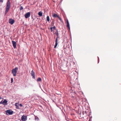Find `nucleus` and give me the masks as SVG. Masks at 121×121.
Returning a JSON list of instances; mask_svg holds the SVG:
<instances>
[{"mask_svg": "<svg viewBox=\"0 0 121 121\" xmlns=\"http://www.w3.org/2000/svg\"><path fill=\"white\" fill-rule=\"evenodd\" d=\"M85 108L86 110L85 111V112L86 115H88L89 113L88 108V107H87L86 108Z\"/></svg>", "mask_w": 121, "mask_h": 121, "instance_id": "0eeeda50", "label": "nucleus"}, {"mask_svg": "<svg viewBox=\"0 0 121 121\" xmlns=\"http://www.w3.org/2000/svg\"><path fill=\"white\" fill-rule=\"evenodd\" d=\"M3 0H0V2H3Z\"/></svg>", "mask_w": 121, "mask_h": 121, "instance_id": "a878e982", "label": "nucleus"}, {"mask_svg": "<svg viewBox=\"0 0 121 121\" xmlns=\"http://www.w3.org/2000/svg\"><path fill=\"white\" fill-rule=\"evenodd\" d=\"M31 75L32 77V78L34 79H35V72L32 70L31 71Z\"/></svg>", "mask_w": 121, "mask_h": 121, "instance_id": "6e6552de", "label": "nucleus"}, {"mask_svg": "<svg viewBox=\"0 0 121 121\" xmlns=\"http://www.w3.org/2000/svg\"><path fill=\"white\" fill-rule=\"evenodd\" d=\"M13 112L11 110H7L6 111V114H7L8 113L9 115H11L12 114Z\"/></svg>", "mask_w": 121, "mask_h": 121, "instance_id": "7ed1b4c3", "label": "nucleus"}, {"mask_svg": "<svg viewBox=\"0 0 121 121\" xmlns=\"http://www.w3.org/2000/svg\"><path fill=\"white\" fill-rule=\"evenodd\" d=\"M13 78H11V83H12L13 82Z\"/></svg>", "mask_w": 121, "mask_h": 121, "instance_id": "b1692460", "label": "nucleus"}, {"mask_svg": "<svg viewBox=\"0 0 121 121\" xmlns=\"http://www.w3.org/2000/svg\"><path fill=\"white\" fill-rule=\"evenodd\" d=\"M15 105L16 106V108L17 109H19V108L18 107V106L16 104V103L15 104Z\"/></svg>", "mask_w": 121, "mask_h": 121, "instance_id": "412c9836", "label": "nucleus"}, {"mask_svg": "<svg viewBox=\"0 0 121 121\" xmlns=\"http://www.w3.org/2000/svg\"><path fill=\"white\" fill-rule=\"evenodd\" d=\"M10 5V3L9 0H8L7 3V5L6 8L5 10V14H6L8 12L9 10Z\"/></svg>", "mask_w": 121, "mask_h": 121, "instance_id": "f257e3e1", "label": "nucleus"}, {"mask_svg": "<svg viewBox=\"0 0 121 121\" xmlns=\"http://www.w3.org/2000/svg\"><path fill=\"white\" fill-rule=\"evenodd\" d=\"M58 39H55V46H54V48H56L57 45L58 43H57V41Z\"/></svg>", "mask_w": 121, "mask_h": 121, "instance_id": "f8f14e48", "label": "nucleus"}, {"mask_svg": "<svg viewBox=\"0 0 121 121\" xmlns=\"http://www.w3.org/2000/svg\"><path fill=\"white\" fill-rule=\"evenodd\" d=\"M67 27L69 29V30L70 29L69 25V22H68V20H67Z\"/></svg>", "mask_w": 121, "mask_h": 121, "instance_id": "9b49d317", "label": "nucleus"}, {"mask_svg": "<svg viewBox=\"0 0 121 121\" xmlns=\"http://www.w3.org/2000/svg\"><path fill=\"white\" fill-rule=\"evenodd\" d=\"M55 26H54L53 27H51L50 28V29L51 32H52L55 29Z\"/></svg>", "mask_w": 121, "mask_h": 121, "instance_id": "ddd939ff", "label": "nucleus"}, {"mask_svg": "<svg viewBox=\"0 0 121 121\" xmlns=\"http://www.w3.org/2000/svg\"><path fill=\"white\" fill-rule=\"evenodd\" d=\"M55 34L57 36V37H56V39H58L59 37V34L58 33V30H56L55 33Z\"/></svg>", "mask_w": 121, "mask_h": 121, "instance_id": "9d476101", "label": "nucleus"}, {"mask_svg": "<svg viewBox=\"0 0 121 121\" xmlns=\"http://www.w3.org/2000/svg\"><path fill=\"white\" fill-rule=\"evenodd\" d=\"M3 102L4 104V103H5L6 104H7V101L6 99H4V101H3Z\"/></svg>", "mask_w": 121, "mask_h": 121, "instance_id": "a211bd4d", "label": "nucleus"}, {"mask_svg": "<svg viewBox=\"0 0 121 121\" xmlns=\"http://www.w3.org/2000/svg\"><path fill=\"white\" fill-rule=\"evenodd\" d=\"M12 43L14 48H16V42L13 41H12Z\"/></svg>", "mask_w": 121, "mask_h": 121, "instance_id": "1a4fd4ad", "label": "nucleus"}, {"mask_svg": "<svg viewBox=\"0 0 121 121\" xmlns=\"http://www.w3.org/2000/svg\"><path fill=\"white\" fill-rule=\"evenodd\" d=\"M42 11H40L38 13V15H39L40 17L42 16Z\"/></svg>", "mask_w": 121, "mask_h": 121, "instance_id": "4468645a", "label": "nucleus"}, {"mask_svg": "<svg viewBox=\"0 0 121 121\" xmlns=\"http://www.w3.org/2000/svg\"><path fill=\"white\" fill-rule=\"evenodd\" d=\"M58 18H59V20H60L61 21H62V19H61V18H60L59 17V16H58Z\"/></svg>", "mask_w": 121, "mask_h": 121, "instance_id": "5701e85b", "label": "nucleus"}, {"mask_svg": "<svg viewBox=\"0 0 121 121\" xmlns=\"http://www.w3.org/2000/svg\"><path fill=\"white\" fill-rule=\"evenodd\" d=\"M37 82H41L42 81V79L40 78L39 77L37 79Z\"/></svg>", "mask_w": 121, "mask_h": 121, "instance_id": "dca6fc26", "label": "nucleus"}, {"mask_svg": "<svg viewBox=\"0 0 121 121\" xmlns=\"http://www.w3.org/2000/svg\"><path fill=\"white\" fill-rule=\"evenodd\" d=\"M35 120H37V121L39 120V118H38V117L37 116L35 117Z\"/></svg>", "mask_w": 121, "mask_h": 121, "instance_id": "6ab92c4d", "label": "nucleus"}, {"mask_svg": "<svg viewBox=\"0 0 121 121\" xmlns=\"http://www.w3.org/2000/svg\"><path fill=\"white\" fill-rule=\"evenodd\" d=\"M18 69V68L17 67H15L14 69H12V73L13 74L14 76H16Z\"/></svg>", "mask_w": 121, "mask_h": 121, "instance_id": "f03ea898", "label": "nucleus"}, {"mask_svg": "<svg viewBox=\"0 0 121 121\" xmlns=\"http://www.w3.org/2000/svg\"><path fill=\"white\" fill-rule=\"evenodd\" d=\"M19 105L21 107H22L23 106V105L22 104H19Z\"/></svg>", "mask_w": 121, "mask_h": 121, "instance_id": "393cba45", "label": "nucleus"}, {"mask_svg": "<svg viewBox=\"0 0 121 121\" xmlns=\"http://www.w3.org/2000/svg\"><path fill=\"white\" fill-rule=\"evenodd\" d=\"M30 13L28 12L26 13L25 15V17L26 18H27L30 17Z\"/></svg>", "mask_w": 121, "mask_h": 121, "instance_id": "39448f33", "label": "nucleus"}, {"mask_svg": "<svg viewBox=\"0 0 121 121\" xmlns=\"http://www.w3.org/2000/svg\"><path fill=\"white\" fill-rule=\"evenodd\" d=\"M21 118L22 121H26L27 119V117L26 116H25L24 115H23L22 116Z\"/></svg>", "mask_w": 121, "mask_h": 121, "instance_id": "20e7f679", "label": "nucleus"}, {"mask_svg": "<svg viewBox=\"0 0 121 121\" xmlns=\"http://www.w3.org/2000/svg\"><path fill=\"white\" fill-rule=\"evenodd\" d=\"M58 16H59L56 14H54L53 15V17L55 18L56 17H58Z\"/></svg>", "mask_w": 121, "mask_h": 121, "instance_id": "2eb2a0df", "label": "nucleus"}, {"mask_svg": "<svg viewBox=\"0 0 121 121\" xmlns=\"http://www.w3.org/2000/svg\"><path fill=\"white\" fill-rule=\"evenodd\" d=\"M47 20L48 22H49L50 20L49 17L48 16L47 17Z\"/></svg>", "mask_w": 121, "mask_h": 121, "instance_id": "f3484780", "label": "nucleus"}, {"mask_svg": "<svg viewBox=\"0 0 121 121\" xmlns=\"http://www.w3.org/2000/svg\"><path fill=\"white\" fill-rule=\"evenodd\" d=\"M15 22L14 20L10 18L9 19V22L11 25H12Z\"/></svg>", "mask_w": 121, "mask_h": 121, "instance_id": "423d86ee", "label": "nucleus"}, {"mask_svg": "<svg viewBox=\"0 0 121 121\" xmlns=\"http://www.w3.org/2000/svg\"><path fill=\"white\" fill-rule=\"evenodd\" d=\"M0 104H3L4 105H5V104H4L3 101L2 100L0 102Z\"/></svg>", "mask_w": 121, "mask_h": 121, "instance_id": "aec40b11", "label": "nucleus"}, {"mask_svg": "<svg viewBox=\"0 0 121 121\" xmlns=\"http://www.w3.org/2000/svg\"><path fill=\"white\" fill-rule=\"evenodd\" d=\"M23 7L22 6H21L20 8V10H22L23 9Z\"/></svg>", "mask_w": 121, "mask_h": 121, "instance_id": "4be33fe9", "label": "nucleus"}]
</instances>
